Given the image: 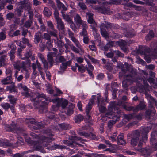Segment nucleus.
Returning a JSON list of instances; mask_svg holds the SVG:
<instances>
[{"mask_svg": "<svg viewBox=\"0 0 157 157\" xmlns=\"http://www.w3.org/2000/svg\"><path fill=\"white\" fill-rule=\"evenodd\" d=\"M12 144L10 143L8 141L6 140H1L0 141V146L5 147L8 146H12Z\"/></svg>", "mask_w": 157, "mask_h": 157, "instance_id": "2f4dec72", "label": "nucleus"}, {"mask_svg": "<svg viewBox=\"0 0 157 157\" xmlns=\"http://www.w3.org/2000/svg\"><path fill=\"white\" fill-rule=\"evenodd\" d=\"M18 87L19 90H22V94L26 97H28L30 96V94L28 92V89L27 87L22 83L18 84Z\"/></svg>", "mask_w": 157, "mask_h": 157, "instance_id": "9d476101", "label": "nucleus"}, {"mask_svg": "<svg viewBox=\"0 0 157 157\" xmlns=\"http://www.w3.org/2000/svg\"><path fill=\"white\" fill-rule=\"evenodd\" d=\"M28 50L29 51H27V53L25 54V57H21L22 59L25 60L29 57H31L32 56V51H31V49L30 48L29 49H28Z\"/></svg>", "mask_w": 157, "mask_h": 157, "instance_id": "79ce46f5", "label": "nucleus"}, {"mask_svg": "<svg viewBox=\"0 0 157 157\" xmlns=\"http://www.w3.org/2000/svg\"><path fill=\"white\" fill-rule=\"evenodd\" d=\"M71 40L75 44L76 46L78 47L82 51V46L79 43L78 40L75 37L71 39Z\"/></svg>", "mask_w": 157, "mask_h": 157, "instance_id": "f704fd0d", "label": "nucleus"}, {"mask_svg": "<svg viewBox=\"0 0 157 157\" xmlns=\"http://www.w3.org/2000/svg\"><path fill=\"white\" fill-rule=\"evenodd\" d=\"M51 35L48 33H45L43 34V38L47 40H51Z\"/></svg>", "mask_w": 157, "mask_h": 157, "instance_id": "864d4df0", "label": "nucleus"}, {"mask_svg": "<svg viewBox=\"0 0 157 157\" xmlns=\"http://www.w3.org/2000/svg\"><path fill=\"white\" fill-rule=\"evenodd\" d=\"M65 40L66 43L65 44H63L66 50H67L69 48V47H70L71 48L72 47V46L73 45V44H72L71 42L70 41L69 39L65 38Z\"/></svg>", "mask_w": 157, "mask_h": 157, "instance_id": "ea45409f", "label": "nucleus"}, {"mask_svg": "<svg viewBox=\"0 0 157 157\" xmlns=\"http://www.w3.org/2000/svg\"><path fill=\"white\" fill-rule=\"evenodd\" d=\"M44 66V69L45 70V71H47L48 68V62L46 60H45L42 62Z\"/></svg>", "mask_w": 157, "mask_h": 157, "instance_id": "0e129e2a", "label": "nucleus"}, {"mask_svg": "<svg viewBox=\"0 0 157 157\" xmlns=\"http://www.w3.org/2000/svg\"><path fill=\"white\" fill-rule=\"evenodd\" d=\"M140 132L138 130H135L132 132L131 133L127 134L128 139L131 137L132 138L139 139Z\"/></svg>", "mask_w": 157, "mask_h": 157, "instance_id": "f3484780", "label": "nucleus"}, {"mask_svg": "<svg viewBox=\"0 0 157 157\" xmlns=\"http://www.w3.org/2000/svg\"><path fill=\"white\" fill-rule=\"evenodd\" d=\"M106 69L109 71H111L113 69V64L112 63H107L106 65Z\"/></svg>", "mask_w": 157, "mask_h": 157, "instance_id": "13d9d810", "label": "nucleus"}, {"mask_svg": "<svg viewBox=\"0 0 157 157\" xmlns=\"http://www.w3.org/2000/svg\"><path fill=\"white\" fill-rule=\"evenodd\" d=\"M150 142L153 147L157 148V131H154L152 132Z\"/></svg>", "mask_w": 157, "mask_h": 157, "instance_id": "1a4fd4ad", "label": "nucleus"}, {"mask_svg": "<svg viewBox=\"0 0 157 157\" xmlns=\"http://www.w3.org/2000/svg\"><path fill=\"white\" fill-rule=\"evenodd\" d=\"M15 52L13 51H11L10 53H9V55L10 57V59L12 62H13L15 58L14 55Z\"/></svg>", "mask_w": 157, "mask_h": 157, "instance_id": "09e8293b", "label": "nucleus"}, {"mask_svg": "<svg viewBox=\"0 0 157 157\" xmlns=\"http://www.w3.org/2000/svg\"><path fill=\"white\" fill-rule=\"evenodd\" d=\"M104 26L105 25L104 24H102L100 25L101 34L103 37H107L108 36V34L104 28Z\"/></svg>", "mask_w": 157, "mask_h": 157, "instance_id": "72a5a7b5", "label": "nucleus"}, {"mask_svg": "<svg viewBox=\"0 0 157 157\" xmlns=\"http://www.w3.org/2000/svg\"><path fill=\"white\" fill-rule=\"evenodd\" d=\"M55 53L53 52H48L47 55V60L49 64V67H51L54 63L53 57Z\"/></svg>", "mask_w": 157, "mask_h": 157, "instance_id": "2eb2a0df", "label": "nucleus"}, {"mask_svg": "<svg viewBox=\"0 0 157 157\" xmlns=\"http://www.w3.org/2000/svg\"><path fill=\"white\" fill-rule=\"evenodd\" d=\"M61 106L63 109H65L66 106L68 104V102L67 100H64L61 101Z\"/></svg>", "mask_w": 157, "mask_h": 157, "instance_id": "052dcab7", "label": "nucleus"}, {"mask_svg": "<svg viewBox=\"0 0 157 157\" xmlns=\"http://www.w3.org/2000/svg\"><path fill=\"white\" fill-rule=\"evenodd\" d=\"M6 90L7 91H9L10 93L13 92L17 93L18 92L17 89L14 83L7 86Z\"/></svg>", "mask_w": 157, "mask_h": 157, "instance_id": "4be33fe9", "label": "nucleus"}, {"mask_svg": "<svg viewBox=\"0 0 157 157\" xmlns=\"http://www.w3.org/2000/svg\"><path fill=\"white\" fill-rule=\"evenodd\" d=\"M81 139L80 137L76 136H71L69 138L70 140H64V143L67 145L71 146L72 145L73 143H75V140H80Z\"/></svg>", "mask_w": 157, "mask_h": 157, "instance_id": "9b49d317", "label": "nucleus"}, {"mask_svg": "<svg viewBox=\"0 0 157 157\" xmlns=\"http://www.w3.org/2000/svg\"><path fill=\"white\" fill-rule=\"evenodd\" d=\"M122 106H123V108L126 110H127L128 111H130L131 110H133L134 112H135L134 109H135V108H134L133 106H128L125 104H123L122 105Z\"/></svg>", "mask_w": 157, "mask_h": 157, "instance_id": "3c124183", "label": "nucleus"}, {"mask_svg": "<svg viewBox=\"0 0 157 157\" xmlns=\"http://www.w3.org/2000/svg\"><path fill=\"white\" fill-rule=\"evenodd\" d=\"M51 140V138H45L44 136L40 137L37 142L36 141L32 140L29 138H27L25 139V141L27 143L34 146V148L35 150L43 153H45L46 151L42 146L44 147H47L48 145L47 143Z\"/></svg>", "mask_w": 157, "mask_h": 157, "instance_id": "f257e3e1", "label": "nucleus"}, {"mask_svg": "<svg viewBox=\"0 0 157 157\" xmlns=\"http://www.w3.org/2000/svg\"><path fill=\"white\" fill-rule=\"evenodd\" d=\"M146 95L147 96V98L149 100V106L150 108H151L153 107V104L157 105V101L152 96L148 94H146Z\"/></svg>", "mask_w": 157, "mask_h": 157, "instance_id": "4468645a", "label": "nucleus"}, {"mask_svg": "<svg viewBox=\"0 0 157 157\" xmlns=\"http://www.w3.org/2000/svg\"><path fill=\"white\" fill-rule=\"evenodd\" d=\"M74 21L77 24H80L83 22L81 16L78 14L76 13L74 17Z\"/></svg>", "mask_w": 157, "mask_h": 157, "instance_id": "473e14b6", "label": "nucleus"}, {"mask_svg": "<svg viewBox=\"0 0 157 157\" xmlns=\"http://www.w3.org/2000/svg\"><path fill=\"white\" fill-rule=\"evenodd\" d=\"M149 49L147 47H144L138 51L139 53L144 55V58L146 62L149 63L151 62V60L150 56L149 54Z\"/></svg>", "mask_w": 157, "mask_h": 157, "instance_id": "423d86ee", "label": "nucleus"}, {"mask_svg": "<svg viewBox=\"0 0 157 157\" xmlns=\"http://www.w3.org/2000/svg\"><path fill=\"white\" fill-rule=\"evenodd\" d=\"M22 41L25 44H26L29 48L32 47V45L29 43V40L28 39L24 37L22 38Z\"/></svg>", "mask_w": 157, "mask_h": 157, "instance_id": "c03bdc74", "label": "nucleus"}, {"mask_svg": "<svg viewBox=\"0 0 157 157\" xmlns=\"http://www.w3.org/2000/svg\"><path fill=\"white\" fill-rule=\"evenodd\" d=\"M130 82L128 80V78L122 81V86L125 88H127L128 87L129 84L128 82Z\"/></svg>", "mask_w": 157, "mask_h": 157, "instance_id": "4d7b16f0", "label": "nucleus"}, {"mask_svg": "<svg viewBox=\"0 0 157 157\" xmlns=\"http://www.w3.org/2000/svg\"><path fill=\"white\" fill-rule=\"evenodd\" d=\"M149 128L148 127L144 128L142 131V133L145 135H147L149 132Z\"/></svg>", "mask_w": 157, "mask_h": 157, "instance_id": "774afa93", "label": "nucleus"}, {"mask_svg": "<svg viewBox=\"0 0 157 157\" xmlns=\"http://www.w3.org/2000/svg\"><path fill=\"white\" fill-rule=\"evenodd\" d=\"M13 65L14 69L20 71L21 69V66L20 64V61H17L13 63Z\"/></svg>", "mask_w": 157, "mask_h": 157, "instance_id": "37998d69", "label": "nucleus"}, {"mask_svg": "<svg viewBox=\"0 0 157 157\" xmlns=\"http://www.w3.org/2000/svg\"><path fill=\"white\" fill-rule=\"evenodd\" d=\"M92 105H91L90 103H89L88 105L86 106V118L89 119L90 118V116L89 114V113L91 109Z\"/></svg>", "mask_w": 157, "mask_h": 157, "instance_id": "e433bc0d", "label": "nucleus"}, {"mask_svg": "<svg viewBox=\"0 0 157 157\" xmlns=\"http://www.w3.org/2000/svg\"><path fill=\"white\" fill-rule=\"evenodd\" d=\"M117 135V132H115L114 133L113 135L110 136L109 137V140H111L112 142H114L117 140L116 137Z\"/></svg>", "mask_w": 157, "mask_h": 157, "instance_id": "6e6d98bb", "label": "nucleus"}, {"mask_svg": "<svg viewBox=\"0 0 157 157\" xmlns=\"http://www.w3.org/2000/svg\"><path fill=\"white\" fill-rule=\"evenodd\" d=\"M1 106L5 109L8 110L9 108L10 105L8 103H3L1 104Z\"/></svg>", "mask_w": 157, "mask_h": 157, "instance_id": "69168bd1", "label": "nucleus"}, {"mask_svg": "<svg viewBox=\"0 0 157 157\" xmlns=\"http://www.w3.org/2000/svg\"><path fill=\"white\" fill-rule=\"evenodd\" d=\"M32 21L28 20L26 21L24 24V26L26 28H29L32 25Z\"/></svg>", "mask_w": 157, "mask_h": 157, "instance_id": "680f3d73", "label": "nucleus"}, {"mask_svg": "<svg viewBox=\"0 0 157 157\" xmlns=\"http://www.w3.org/2000/svg\"><path fill=\"white\" fill-rule=\"evenodd\" d=\"M71 61H69L64 63H62V65L60 67L61 70V71L65 70L67 68V66L71 64Z\"/></svg>", "mask_w": 157, "mask_h": 157, "instance_id": "a19ab883", "label": "nucleus"}, {"mask_svg": "<svg viewBox=\"0 0 157 157\" xmlns=\"http://www.w3.org/2000/svg\"><path fill=\"white\" fill-rule=\"evenodd\" d=\"M94 8L97 10L101 13L104 14H110L111 13L109 9V8H106L103 6L101 7H95Z\"/></svg>", "mask_w": 157, "mask_h": 157, "instance_id": "a211bd4d", "label": "nucleus"}, {"mask_svg": "<svg viewBox=\"0 0 157 157\" xmlns=\"http://www.w3.org/2000/svg\"><path fill=\"white\" fill-rule=\"evenodd\" d=\"M78 70L81 73H83L86 70V67H85L82 64H81L78 68Z\"/></svg>", "mask_w": 157, "mask_h": 157, "instance_id": "e2e57ef3", "label": "nucleus"}, {"mask_svg": "<svg viewBox=\"0 0 157 157\" xmlns=\"http://www.w3.org/2000/svg\"><path fill=\"white\" fill-rule=\"evenodd\" d=\"M35 123L34 125H32L31 126L32 130L38 129L43 127V125L41 123L37 122L36 121V122Z\"/></svg>", "mask_w": 157, "mask_h": 157, "instance_id": "bb28decb", "label": "nucleus"}, {"mask_svg": "<svg viewBox=\"0 0 157 157\" xmlns=\"http://www.w3.org/2000/svg\"><path fill=\"white\" fill-rule=\"evenodd\" d=\"M46 90L47 92L50 94H52L54 92V90L52 86L50 84H48L46 86Z\"/></svg>", "mask_w": 157, "mask_h": 157, "instance_id": "de8ad7c7", "label": "nucleus"}, {"mask_svg": "<svg viewBox=\"0 0 157 157\" xmlns=\"http://www.w3.org/2000/svg\"><path fill=\"white\" fill-rule=\"evenodd\" d=\"M75 122L78 123L83 120V116L81 115H78L75 116Z\"/></svg>", "mask_w": 157, "mask_h": 157, "instance_id": "a18cd8bd", "label": "nucleus"}, {"mask_svg": "<svg viewBox=\"0 0 157 157\" xmlns=\"http://www.w3.org/2000/svg\"><path fill=\"white\" fill-rule=\"evenodd\" d=\"M151 47L152 52L155 54H157V41H154L151 42Z\"/></svg>", "mask_w": 157, "mask_h": 157, "instance_id": "cd10ccee", "label": "nucleus"}, {"mask_svg": "<svg viewBox=\"0 0 157 157\" xmlns=\"http://www.w3.org/2000/svg\"><path fill=\"white\" fill-rule=\"evenodd\" d=\"M100 98V96H98L97 97V100L98 101V106L99 107V111L101 113L105 112L106 110V108L103 105H102L101 103H100L99 99Z\"/></svg>", "mask_w": 157, "mask_h": 157, "instance_id": "5701e85b", "label": "nucleus"}, {"mask_svg": "<svg viewBox=\"0 0 157 157\" xmlns=\"http://www.w3.org/2000/svg\"><path fill=\"white\" fill-rule=\"evenodd\" d=\"M93 14L91 13L88 12L86 13V16L87 18V21L88 23H92L93 21H94L93 18Z\"/></svg>", "mask_w": 157, "mask_h": 157, "instance_id": "4c0bfd02", "label": "nucleus"}, {"mask_svg": "<svg viewBox=\"0 0 157 157\" xmlns=\"http://www.w3.org/2000/svg\"><path fill=\"white\" fill-rule=\"evenodd\" d=\"M92 23H89V24H91L90 26L91 27V28L92 29V30L94 32H96L97 31V24L96 22H95V21H93Z\"/></svg>", "mask_w": 157, "mask_h": 157, "instance_id": "603ef678", "label": "nucleus"}, {"mask_svg": "<svg viewBox=\"0 0 157 157\" xmlns=\"http://www.w3.org/2000/svg\"><path fill=\"white\" fill-rule=\"evenodd\" d=\"M26 0L21 1L20 2L21 4L22 7L25 10H29L31 8L32 4L31 2L29 1H26Z\"/></svg>", "mask_w": 157, "mask_h": 157, "instance_id": "6ab92c4d", "label": "nucleus"}, {"mask_svg": "<svg viewBox=\"0 0 157 157\" xmlns=\"http://www.w3.org/2000/svg\"><path fill=\"white\" fill-rule=\"evenodd\" d=\"M138 140L139 139L131 138V145L133 147L136 146L137 145Z\"/></svg>", "mask_w": 157, "mask_h": 157, "instance_id": "5fc2aeb1", "label": "nucleus"}, {"mask_svg": "<svg viewBox=\"0 0 157 157\" xmlns=\"http://www.w3.org/2000/svg\"><path fill=\"white\" fill-rule=\"evenodd\" d=\"M62 16L65 21L67 22L68 24H73V21L71 16L65 12H61Z\"/></svg>", "mask_w": 157, "mask_h": 157, "instance_id": "dca6fc26", "label": "nucleus"}, {"mask_svg": "<svg viewBox=\"0 0 157 157\" xmlns=\"http://www.w3.org/2000/svg\"><path fill=\"white\" fill-rule=\"evenodd\" d=\"M54 17L56 21L57 27L59 30H63L65 29L64 22L59 16L58 11L55 9L54 12Z\"/></svg>", "mask_w": 157, "mask_h": 157, "instance_id": "20e7f679", "label": "nucleus"}, {"mask_svg": "<svg viewBox=\"0 0 157 157\" xmlns=\"http://www.w3.org/2000/svg\"><path fill=\"white\" fill-rule=\"evenodd\" d=\"M8 98L9 100V101L13 105H15L16 103L17 98L11 95H8Z\"/></svg>", "mask_w": 157, "mask_h": 157, "instance_id": "58836bf2", "label": "nucleus"}, {"mask_svg": "<svg viewBox=\"0 0 157 157\" xmlns=\"http://www.w3.org/2000/svg\"><path fill=\"white\" fill-rule=\"evenodd\" d=\"M122 113H123L119 111L117 112V114L115 113L113 114L111 113L107 112L106 113V114L107 117L109 118H112L113 121L116 122L119 120Z\"/></svg>", "mask_w": 157, "mask_h": 157, "instance_id": "6e6552de", "label": "nucleus"}, {"mask_svg": "<svg viewBox=\"0 0 157 157\" xmlns=\"http://www.w3.org/2000/svg\"><path fill=\"white\" fill-rule=\"evenodd\" d=\"M12 78V76L11 75H9L2 80L1 82L3 85L11 84L12 83V82L11 81Z\"/></svg>", "mask_w": 157, "mask_h": 157, "instance_id": "a878e982", "label": "nucleus"}, {"mask_svg": "<svg viewBox=\"0 0 157 157\" xmlns=\"http://www.w3.org/2000/svg\"><path fill=\"white\" fill-rule=\"evenodd\" d=\"M58 128H59L62 130H67L71 128V127L69 124L65 123L62 124H58L57 125Z\"/></svg>", "mask_w": 157, "mask_h": 157, "instance_id": "7c9ffc66", "label": "nucleus"}, {"mask_svg": "<svg viewBox=\"0 0 157 157\" xmlns=\"http://www.w3.org/2000/svg\"><path fill=\"white\" fill-rule=\"evenodd\" d=\"M25 121L28 124H32V125H34L36 122V121L33 118H27Z\"/></svg>", "mask_w": 157, "mask_h": 157, "instance_id": "49530a36", "label": "nucleus"}, {"mask_svg": "<svg viewBox=\"0 0 157 157\" xmlns=\"http://www.w3.org/2000/svg\"><path fill=\"white\" fill-rule=\"evenodd\" d=\"M146 106L145 102L144 101H140L139 104L135 108L134 111L135 112H137L139 110L144 109L145 108Z\"/></svg>", "mask_w": 157, "mask_h": 157, "instance_id": "412c9836", "label": "nucleus"}, {"mask_svg": "<svg viewBox=\"0 0 157 157\" xmlns=\"http://www.w3.org/2000/svg\"><path fill=\"white\" fill-rule=\"evenodd\" d=\"M6 130L11 132L19 131V132H22L23 129L20 127H19L16 123L12 121L10 125H6Z\"/></svg>", "mask_w": 157, "mask_h": 157, "instance_id": "0eeeda50", "label": "nucleus"}, {"mask_svg": "<svg viewBox=\"0 0 157 157\" xmlns=\"http://www.w3.org/2000/svg\"><path fill=\"white\" fill-rule=\"evenodd\" d=\"M129 43H128L124 40H121L118 42V44L121 48L126 46L127 45H129Z\"/></svg>", "mask_w": 157, "mask_h": 157, "instance_id": "8fccbe9b", "label": "nucleus"}, {"mask_svg": "<svg viewBox=\"0 0 157 157\" xmlns=\"http://www.w3.org/2000/svg\"><path fill=\"white\" fill-rule=\"evenodd\" d=\"M42 36L41 33L38 32L35 33L34 35V42L37 44L40 42Z\"/></svg>", "mask_w": 157, "mask_h": 157, "instance_id": "393cba45", "label": "nucleus"}, {"mask_svg": "<svg viewBox=\"0 0 157 157\" xmlns=\"http://www.w3.org/2000/svg\"><path fill=\"white\" fill-rule=\"evenodd\" d=\"M113 52L115 53L116 55L118 57H124V54L119 50L114 51Z\"/></svg>", "mask_w": 157, "mask_h": 157, "instance_id": "338daca9", "label": "nucleus"}, {"mask_svg": "<svg viewBox=\"0 0 157 157\" xmlns=\"http://www.w3.org/2000/svg\"><path fill=\"white\" fill-rule=\"evenodd\" d=\"M61 54H58L56 56L55 59V62L56 63H59L64 62L66 59L64 57L61 55Z\"/></svg>", "mask_w": 157, "mask_h": 157, "instance_id": "b1692460", "label": "nucleus"}, {"mask_svg": "<svg viewBox=\"0 0 157 157\" xmlns=\"http://www.w3.org/2000/svg\"><path fill=\"white\" fill-rule=\"evenodd\" d=\"M138 151L141 152L143 155L146 157H147L151 152V148L149 147L139 149Z\"/></svg>", "mask_w": 157, "mask_h": 157, "instance_id": "f8f14e48", "label": "nucleus"}, {"mask_svg": "<svg viewBox=\"0 0 157 157\" xmlns=\"http://www.w3.org/2000/svg\"><path fill=\"white\" fill-rule=\"evenodd\" d=\"M129 70V73L127 75V77L128 78V80L130 81L131 83L137 82L138 80H141L138 77L137 71L136 69L131 68Z\"/></svg>", "mask_w": 157, "mask_h": 157, "instance_id": "7ed1b4c3", "label": "nucleus"}, {"mask_svg": "<svg viewBox=\"0 0 157 157\" xmlns=\"http://www.w3.org/2000/svg\"><path fill=\"white\" fill-rule=\"evenodd\" d=\"M56 3L58 8L59 9H62L61 12L62 11L64 12L67 10V8L60 2V0L56 2Z\"/></svg>", "mask_w": 157, "mask_h": 157, "instance_id": "c85d7f7f", "label": "nucleus"}, {"mask_svg": "<svg viewBox=\"0 0 157 157\" xmlns=\"http://www.w3.org/2000/svg\"><path fill=\"white\" fill-rule=\"evenodd\" d=\"M47 25L49 29L48 31V33L54 37H58V31L54 28V26L52 22L50 21H47Z\"/></svg>", "mask_w": 157, "mask_h": 157, "instance_id": "39448f33", "label": "nucleus"}, {"mask_svg": "<svg viewBox=\"0 0 157 157\" xmlns=\"http://www.w3.org/2000/svg\"><path fill=\"white\" fill-rule=\"evenodd\" d=\"M7 55H2L0 56V67L6 66L7 64Z\"/></svg>", "mask_w": 157, "mask_h": 157, "instance_id": "ddd939ff", "label": "nucleus"}, {"mask_svg": "<svg viewBox=\"0 0 157 157\" xmlns=\"http://www.w3.org/2000/svg\"><path fill=\"white\" fill-rule=\"evenodd\" d=\"M151 111L150 110H148L146 111L145 113V117L146 119L149 120L151 118Z\"/></svg>", "mask_w": 157, "mask_h": 157, "instance_id": "bf43d9fd", "label": "nucleus"}, {"mask_svg": "<svg viewBox=\"0 0 157 157\" xmlns=\"http://www.w3.org/2000/svg\"><path fill=\"white\" fill-rule=\"evenodd\" d=\"M36 97L32 98L31 100L34 102V105L36 108L39 109V111L41 113L43 112L46 109L47 105L45 101H47L46 95L43 93H36Z\"/></svg>", "mask_w": 157, "mask_h": 157, "instance_id": "f03ea898", "label": "nucleus"}, {"mask_svg": "<svg viewBox=\"0 0 157 157\" xmlns=\"http://www.w3.org/2000/svg\"><path fill=\"white\" fill-rule=\"evenodd\" d=\"M43 13L45 16L48 17H49L52 14L51 11L47 7L44 8Z\"/></svg>", "mask_w": 157, "mask_h": 157, "instance_id": "c9c22d12", "label": "nucleus"}, {"mask_svg": "<svg viewBox=\"0 0 157 157\" xmlns=\"http://www.w3.org/2000/svg\"><path fill=\"white\" fill-rule=\"evenodd\" d=\"M117 141V144L119 145H123L126 144L125 140L124 138L123 133H121L118 136Z\"/></svg>", "mask_w": 157, "mask_h": 157, "instance_id": "aec40b11", "label": "nucleus"}, {"mask_svg": "<svg viewBox=\"0 0 157 157\" xmlns=\"http://www.w3.org/2000/svg\"><path fill=\"white\" fill-rule=\"evenodd\" d=\"M74 107V106L72 103H71L69 105V108H66L65 109V112L66 113L69 115L72 114L73 112V109Z\"/></svg>", "mask_w": 157, "mask_h": 157, "instance_id": "c756f323", "label": "nucleus"}]
</instances>
